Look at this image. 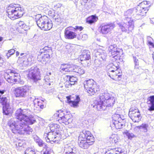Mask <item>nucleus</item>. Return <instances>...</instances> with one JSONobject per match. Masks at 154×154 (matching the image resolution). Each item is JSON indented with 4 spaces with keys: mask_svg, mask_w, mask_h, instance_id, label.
Wrapping results in <instances>:
<instances>
[{
    "mask_svg": "<svg viewBox=\"0 0 154 154\" xmlns=\"http://www.w3.org/2000/svg\"><path fill=\"white\" fill-rule=\"evenodd\" d=\"M148 43L149 45L151 46L152 47L154 48V44L151 41H149Z\"/></svg>",
    "mask_w": 154,
    "mask_h": 154,
    "instance_id": "58",
    "label": "nucleus"
},
{
    "mask_svg": "<svg viewBox=\"0 0 154 154\" xmlns=\"http://www.w3.org/2000/svg\"><path fill=\"white\" fill-rule=\"evenodd\" d=\"M48 14L53 18L55 16L54 11L53 10L49 11L48 12Z\"/></svg>",
    "mask_w": 154,
    "mask_h": 154,
    "instance_id": "46",
    "label": "nucleus"
},
{
    "mask_svg": "<svg viewBox=\"0 0 154 154\" xmlns=\"http://www.w3.org/2000/svg\"><path fill=\"white\" fill-rule=\"evenodd\" d=\"M35 21L38 26L41 29L45 23L48 22L49 20L46 16H42L40 14H37L35 16Z\"/></svg>",
    "mask_w": 154,
    "mask_h": 154,
    "instance_id": "17",
    "label": "nucleus"
},
{
    "mask_svg": "<svg viewBox=\"0 0 154 154\" xmlns=\"http://www.w3.org/2000/svg\"><path fill=\"white\" fill-rule=\"evenodd\" d=\"M125 134L128 137V139H130L136 137V136L132 133H130L128 131L125 132Z\"/></svg>",
    "mask_w": 154,
    "mask_h": 154,
    "instance_id": "41",
    "label": "nucleus"
},
{
    "mask_svg": "<svg viewBox=\"0 0 154 154\" xmlns=\"http://www.w3.org/2000/svg\"><path fill=\"white\" fill-rule=\"evenodd\" d=\"M4 61L3 60L0 59V66H2L3 64Z\"/></svg>",
    "mask_w": 154,
    "mask_h": 154,
    "instance_id": "61",
    "label": "nucleus"
},
{
    "mask_svg": "<svg viewBox=\"0 0 154 154\" xmlns=\"http://www.w3.org/2000/svg\"><path fill=\"white\" fill-rule=\"evenodd\" d=\"M132 16L134 17L135 16L133 14V11L132 9H129L124 12V15L122 17V21L127 22H132L133 23H134V22L133 20H131Z\"/></svg>",
    "mask_w": 154,
    "mask_h": 154,
    "instance_id": "18",
    "label": "nucleus"
},
{
    "mask_svg": "<svg viewBox=\"0 0 154 154\" xmlns=\"http://www.w3.org/2000/svg\"><path fill=\"white\" fill-rule=\"evenodd\" d=\"M49 127L51 130L50 132L55 133L59 131L60 126L56 124L52 123L49 125Z\"/></svg>",
    "mask_w": 154,
    "mask_h": 154,
    "instance_id": "29",
    "label": "nucleus"
},
{
    "mask_svg": "<svg viewBox=\"0 0 154 154\" xmlns=\"http://www.w3.org/2000/svg\"><path fill=\"white\" fill-rule=\"evenodd\" d=\"M0 102L3 105V112L4 115H9L12 112V109L11 107L9 101L7 98L3 96H0Z\"/></svg>",
    "mask_w": 154,
    "mask_h": 154,
    "instance_id": "10",
    "label": "nucleus"
},
{
    "mask_svg": "<svg viewBox=\"0 0 154 154\" xmlns=\"http://www.w3.org/2000/svg\"><path fill=\"white\" fill-rule=\"evenodd\" d=\"M65 35L66 38L68 39H72L76 38V34L74 32L72 31L68 27L65 30Z\"/></svg>",
    "mask_w": 154,
    "mask_h": 154,
    "instance_id": "26",
    "label": "nucleus"
},
{
    "mask_svg": "<svg viewBox=\"0 0 154 154\" xmlns=\"http://www.w3.org/2000/svg\"><path fill=\"white\" fill-rule=\"evenodd\" d=\"M112 118L114 122L112 121V123L116 129H119L123 128L124 122H122V121H124V119H122L120 115L115 114Z\"/></svg>",
    "mask_w": 154,
    "mask_h": 154,
    "instance_id": "16",
    "label": "nucleus"
},
{
    "mask_svg": "<svg viewBox=\"0 0 154 154\" xmlns=\"http://www.w3.org/2000/svg\"><path fill=\"white\" fill-rule=\"evenodd\" d=\"M8 17L11 18L17 19L21 17L23 12L20 5L11 4L7 8Z\"/></svg>",
    "mask_w": 154,
    "mask_h": 154,
    "instance_id": "3",
    "label": "nucleus"
},
{
    "mask_svg": "<svg viewBox=\"0 0 154 154\" xmlns=\"http://www.w3.org/2000/svg\"><path fill=\"white\" fill-rule=\"evenodd\" d=\"M25 154H35V152L31 149L29 148L25 150Z\"/></svg>",
    "mask_w": 154,
    "mask_h": 154,
    "instance_id": "45",
    "label": "nucleus"
},
{
    "mask_svg": "<svg viewBox=\"0 0 154 154\" xmlns=\"http://www.w3.org/2000/svg\"><path fill=\"white\" fill-rule=\"evenodd\" d=\"M74 28L75 30H79L80 31H81L83 29V28L81 26H76Z\"/></svg>",
    "mask_w": 154,
    "mask_h": 154,
    "instance_id": "53",
    "label": "nucleus"
},
{
    "mask_svg": "<svg viewBox=\"0 0 154 154\" xmlns=\"http://www.w3.org/2000/svg\"><path fill=\"white\" fill-rule=\"evenodd\" d=\"M20 55L23 56L22 57V61L24 66H27L29 64V63L32 62L33 57L31 53L27 52L26 53H21Z\"/></svg>",
    "mask_w": 154,
    "mask_h": 154,
    "instance_id": "19",
    "label": "nucleus"
},
{
    "mask_svg": "<svg viewBox=\"0 0 154 154\" xmlns=\"http://www.w3.org/2000/svg\"><path fill=\"white\" fill-rule=\"evenodd\" d=\"M75 82H70L69 84V86L71 87L72 85H74L75 83Z\"/></svg>",
    "mask_w": 154,
    "mask_h": 154,
    "instance_id": "60",
    "label": "nucleus"
},
{
    "mask_svg": "<svg viewBox=\"0 0 154 154\" xmlns=\"http://www.w3.org/2000/svg\"><path fill=\"white\" fill-rule=\"evenodd\" d=\"M51 47L48 46H45L42 49H41L38 53V61L43 63H46V62L50 58V55L47 53H51Z\"/></svg>",
    "mask_w": 154,
    "mask_h": 154,
    "instance_id": "7",
    "label": "nucleus"
},
{
    "mask_svg": "<svg viewBox=\"0 0 154 154\" xmlns=\"http://www.w3.org/2000/svg\"><path fill=\"white\" fill-rule=\"evenodd\" d=\"M80 136L83 138H84L85 140L86 139V140L92 145L94 142V140L93 135L88 131H85Z\"/></svg>",
    "mask_w": 154,
    "mask_h": 154,
    "instance_id": "20",
    "label": "nucleus"
},
{
    "mask_svg": "<svg viewBox=\"0 0 154 154\" xmlns=\"http://www.w3.org/2000/svg\"><path fill=\"white\" fill-rule=\"evenodd\" d=\"M49 135V132L48 133H45L43 135V138H45V140L48 139V135Z\"/></svg>",
    "mask_w": 154,
    "mask_h": 154,
    "instance_id": "55",
    "label": "nucleus"
},
{
    "mask_svg": "<svg viewBox=\"0 0 154 154\" xmlns=\"http://www.w3.org/2000/svg\"><path fill=\"white\" fill-rule=\"evenodd\" d=\"M60 71L62 73L66 72H74L77 73L78 75L84 74L85 70L82 68L77 66L63 63L60 65Z\"/></svg>",
    "mask_w": 154,
    "mask_h": 154,
    "instance_id": "5",
    "label": "nucleus"
},
{
    "mask_svg": "<svg viewBox=\"0 0 154 154\" xmlns=\"http://www.w3.org/2000/svg\"><path fill=\"white\" fill-rule=\"evenodd\" d=\"M72 148V146H66L65 147L64 152L71 154V152Z\"/></svg>",
    "mask_w": 154,
    "mask_h": 154,
    "instance_id": "39",
    "label": "nucleus"
},
{
    "mask_svg": "<svg viewBox=\"0 0 154 154\" xmlns=\"http://www.w3.org/2000/svg\"><path fill=\"white\" fill-rule=\"evenodd\" d=\"M87 38V35L86 34H84L82 35V39L83 40H86Z\"/></svg>",
    "mask_w": 154,
    "mask_h": 154,
    "instance_id": "56",
    "label": "nucleus"
},
{
    "mask_svg": "<svg viewBox=\"0 0 154 154\" xmlns=\"http://www.w3.org/2000/svg\"><path fill=\"white\" fill-rule=\"evenodd\" d=\"M7 73L14 74V75H15L16 76L20 77L19 74L16 72L15 70H9L8 72H7Z\"/></svg>",
    "mask_w": 154,
    "mask_h": 154,
    "instance_id": "48",
    "label": "nucleus"
},
{
    "mask_svg": "<svg viewBox=\"0 0 154 154\" xmlns=\"http://www.w3.org/2000/svg\"><path fill=\"white\" fill-rule=\"evenodd\" d=\"M54 134L55 137H56V139L57 140V141H58L61 139V135L60 134H62L61 132H60L59 131H57V132H56Z\"/></svg>",
    "mask_w": 154,
    "mask_h": 154,
    "instance_id": "42",
    "label": "nucleus"
},
{
    "mask_svg": "<svg viewBox=\"0 0 154 154\" xmlns=\"http://www.w3.org/2000/svg\"><path fill=\"white\" fill-rule=\"evenodd\" d=\"M119 28L123 32L129 33L130 31L131 32L134 28V23L132 22H129L122 21L117 23Z\"/></svg>",
    "mask_w": 154,
    "mask_h": 154,
    "instance_id": "13",
    "label": "nucleus"
},
{
    "mask_svg": "<svg viewBox=\"0 0 154 154\" xmlns=\"http://www.w3.org/2000/svg\"><path fill=\"white\" fill-rule=\"evenodd\" d=\"M105 154H118L116 152L114 153L113 152H112V150L111 151H108L106 152Z\"/></svg>",
    "mask_w": 154,
    "mask_h": 154,
    "instance_id": "57",
    "label": "nucleus"
},
{
    "mask_svg": "<svg viewBox=\"0 0 154 154\" xmlns=\"http://www.w3.org/2000/svg\"><path fill=\"white\" fill-rule=\"evenodd\" d=\"M18 25V26L20 28L23 29L25 31H26L29 29V26L26 25L23 21H20L19 22Z\"/></svg>",
    "mask_w": 154,
    "mask_h": 154,
    "instance_id": "36",
    "label": "nucleus"
},
{
    "mask_svg": "<svg viewBox=\"0 0 154 154\" xmlns=\"http://www.w3.org/2000/svg\"><path fill=\"white\" fill-rule=\"evenodd\" d=\"M53 79H51L50 77L48 76H45L44 79L45 85H48V86L51 85V84H53Z\"/></svg>",
    "mask_w": 154,
    "mask_h": 154,
    "instance_id": "35",
    "label": "nucleus"
},
{
    "mask_svg": "<svg viewBox=\"0 0 154 154\" xmlns=\"http://www.w3.org/2000/svg\"><path fill=\"white\" fill-rule=\"evenodd\" d=\"M74 45L71 44H67L66 46V48L67 50V51L68 52H71L72 51L74 48Z\"/></svg>",
    "mask_w": 154,
    "mask_h": 154,
    "instance_id": "37",
    "label": "nucleus"
},
{
    "mask_svg": "<svg viewBox=\"0 0 154 154\" xmlns=\"http://www.w3.org/2000/svg\"><path fill=\"white\" fill-rule=\"evenodd\" d=\"M110 137L109 140L108 141L110 143L111 145L113 144L118 142V140H116V138L115 137Z\"/></svg>",
    "mask_w": 154,
    "mask_h": 154,
    "instance_id": "38",
    "label": "nucleus"
},
{
    "mask_svg": "<svg viewBox=\"0 0 154 154\" xmlns=\"http://www.w3.org/2000/svg\"><path fill=\"white\" fill-rule=\"evenodd\" d=\"M43 100H38V99H35L33 101L34 105L36 107L37 106H39L41 109H43L45 107V106L43 104Z\"/></svg>",
    "mask_w": 154,
    "mask_h": 154,
    "instance_id": "32",
    "label": "nucleus"
},
{
    "mask_svg": "<svg viewBox=\"0 0 154 154\" xmlns=\"http://www.w3.org/2000/svg\"><path fill=\"white\" fill-rule=\"evenodd\" d=\"M38 70L36 66L31 67L29 71L28 77L34 81H36L40 79Z\"/></svg>",
    "mask_w": 154,
    "mask_h": 154,
    "instance_id": "15",
    "label": "nucleus"
},
{
    "mask_svg": "<svg viewBox=\"0 0 154 154\" xmlns=\"http://www.w3.org/2000/svg\"><path fill=\"white\" fill-rule=\"evenodd\" d=\"M146 103L148 107V110L154 111V95L150 96L147 98Z\"/></svg>",
    "mask_w": 154,
    "mask_h": 154,
    "instance_id": "25",
    "label": "nucleus"
},
{
    "mask_svg": "<svg viewBox=\"0 0 154 154\" xmlns=\"http://www.w3.org/2000/svg\"><path fill=\"white\" fill-rule=\"evenodd\" d=\"M148 125L146 124H142L140 126H136L134 129H137L140 130V131L146 132L148 131L147 128Z\"/></svg>",
    "mask_w": 154,
    "mask_h": 154,
    "instance_id": "28",
    "label": "nucleus"
},
{
    "mask_svg": "<svg viewBox=\"0 0 154 154\" xmlns=\"http://www.w3.org/2000/svg\"><path fill=\"white\" fill-rule=\"evenodd\" d=\"M115 27V25L114 23H103L100 25L99 27L100 32L104 35L110 34Z\"/></svg>",
    "mask_w": 154,
    "mask_h": 154,
    "instance_id": "11",
    "label": "nucleus"
},
{
    "mask_svg": "<svg viewBox=\"0 0 154 154\" xmlns=\"http://www.w3.org/2000/svg\"><path fill=\"white\" fill-rule=\"evenodd\" d=\"M29 87L24 86L17 87L14 89V94L16 97H25L29 91Z\"/></svg>",
    "mask_w": 154,
    "mask_h": 154,
    "instance_id": "9",
    "label": "nucleus"
},
{
    "mask_svg": "<svg viewBox=\"0 0 154 154\" xmlns=\"http://www.w3.org/2000/svg\"><path fill=\"white\" fill-rule=\"evenodd\" d=\"M151 5L149 1H144L139 4L135 9L136 14V15L134 17L135 18L136 20L140 19L146 13Z\"/></svg>",
    "mask_w": 154,
    "mask_h": 154,
    "instance_id": "4",
    "label": "nucleus"
},
{
    "mask_svg": "<svg viewBox=\"0 0 154 154\" xmlns=\"http://www.w3.org/2000/svg\"><path fill=\"white\" fill-rule=\"evenodd\" d=\"M67 102L71 106L74 108H77L79 106V104L80 100V98L79 96H76L74 100H71V96H67L66 97Z\"/></svg>",
    "mask_w": 154,
    "mask_h": 154,
    "instance_id": "22",
    "label": "nucleus"
},
{
    "mask_svg": "<svg viewBox=\"0 0 154 154\" xmlns=\"http://www.w3.org/2000/svg\"><path fill=\"white\" fill-rule=\"evenodd\" d=\"M108 51L109 56H113V57L118 55L121 52V50L118 48L115 44L110 45Z\"/></svg>",
    "mask_w": 154,
    "mask_h": 154,
    "instance_id": "21",
    "label": "nucleus"
},
{
    "mask_svg": "<svg viewBox=\"0 0 154 154\" xmlns=\"http://www.w3.org/2000/svg\"><path fill=\"white\" fill-rule=\"evenodd\" d=\"M115 102V99L109 94L104 92L100 94L99 99L95 101L91 105V107L98 110H104L108 107L113 106Z\"/></svg>",
    "mask_w": 154,
    "mask_h": 154,
    "instance_id": "2",
    "label": "nucleus"
},
{
    "mask_svg": "<svg viewBox=\"0 0 154 154\" xmlns=\"http://www.w3.org/2000/svg\"><path fill=\"white\" fill-rule=\"evenodd\" d=\"M114 75H115L116 76H117V78L118 79V80H120V79L122 77V75L120 74V72L118 71L117 72V73H115Z\"/></svg>",
    "mask_w": 154,
    "mask_h": 154,
    "instance_id": "51",
    "label": "nucleus"
},
{
    "mask_svg": "<svg viewBox=\"0 0 154 154\" xmlns=\"http://www.w3.org/2000/svg\"><path fill=\"white\" fill-rule=\"evenodd\" d=\"M57 17L55 16L53 18L55 20V22H56L57 24L59 25L61 22V18L58 16H57Z\"/></svg>",
    "mask_w": 154,
    "mask_h": 154,
    "instance_id": "47",
    "label": "nucleus"
},
{
    "mask_svg": "<svg viewBox=\"0 0 154 154\" xmlns=\"http://www.w3.org/2000/svg\"><path fill=\"white\" fill-rule=\"evenodd\" d=\"M5 90H1L0 89V94H3L5 92Z\"/></svg>",
    "mask_w": 154,
    "mask_h": 154,
    "instance_id": "63",
    "label": "nucleus"
},
{
    "mask_svg": "<svg viewBox=\"0 0 154 154\" xmlns=\"http://www.w3.org/2000/svg\"><path fill=\"white\" fill-rule=\"evenodd\" d=\"M151 23L154 24V18H152L150 21Z\"/></svg>",
    "mask_w": 154,
    "mask_h": 154,
    "instance_id": "64",
    "label": "nucleus"
},
{
    "mask_svg": "<svg viewBox=\"0 0 154 154\" xmlns=\"http://www.w3.org/2000/svg\"><path fill=\"white\" fill-rule=\"evenodd\" d=\"M68 118H67L66 120H65V121L63 122V123H64L65 124H68L71 123L72 122V119L71 118V116L69 114H68Z\"/></svg>",
    "mask_w": 154,
    "mask_h": 154,
    "instance_id": "40",
    "label": "nucleus"
},
{
    "mask_svg": "<svg viewBox=\"0 0 154 154\" xmlns=\"http://www.w3.org/2000/svg\"><path fill=\"white\" fill-rule=\"evenodd\" d=\"M23 144V142L20 141L16 144V146L17 148L18 147H22Z\"/></svg>",
    "mask_w": 154,
    "mask_h": 154,
    "instance_id": "52",
    "label": "nucleus"
},
{
    "mask_svg": "<svg viewBox=\"0 0 154 154\" xmlns=\"http://www.w3.org/2000/svg\"><path fill=\"white\" fill-rule=\"evenodd\" d=\"M78 143L80 147L84 149H87L89 146L92 145L84 138H83L81 136L79 137Z\"/></svg>",
    "mask_w": 154,
    "mask_h": 154,
    "instance_id": "24",
    "label": "nucleus"
},
{
    "mask_svg": "<svg viewBox=\"0 0 154 154\" xmlns=\"http://www.w3.org/2000/svg\"><path fill=\"white\" fill-rule=\"evenodd\" d=\"M15 50L14 49H11L8 51L11 55H13L15 52Z\"/></svg>",
    "mask_w": 154,
    "mask_h": 154,
    "instance_id": "54",
    "label": "nucleus"
},
{
    "mask_svg": "<svg viewBox=\"0 0 154 154\" xmlns=\"http://www.w3.org/2000/svg\"><path fill=\"white\" fill-rule=\"evenodd\" d=\"M84 86L85 91L91 96L99 91L96 82L92 79H89L84 82Z\"/></svg>",
    "mask_w": 154,
    "mask_h": 154,
    "instance_id": "6",
    "label": "nucleus"
},
{
    "mask_svg": "<svg viewBox=\"0 0 154 154\" xmlns=\"http://www.w3.org/2000/svg\"><path fill=\"white\" fill-rule=\"evenodd\" d=\"M76 80L77 78L76 77L73 76L71 77L69 76V82H77Z\"/></svg>",
    "mask_w": 154,
    "mask_h": 154,
    "instance_id": "49",
    "label": "nucleus"
},
{
    "mask_svg": "<svg viewBox=\"0 0 154 154\" xmlns=\"http://www.w3.org/2000/svg\"><path fill=\"white\" fill-rule=\"evenodd\" d=\"M6 80L10 83H20L21 85L23 84V82L20 81V77L14 75V74L5 72L4 75Z\"/></svg>",
    "mask_w": 154,
    "mask_h": 154,
    "instance_id": "14",
    "label": "nucleus"
},
{
    "mask_svg": "<svg viewBox=\"0 0 154 154\" xmlns=\"http://www.w3.org/2000/svg\"><path fill=\"white\" fill-rule=\"evenodd\" d=\"M58 114H57V119L59 123H63L65 120L67 119L68 117V112H66L65 111H63L62 110H58L57 111Z\"/></svg>",
    "mask_w": 154,
    "mask_h": 154,
    "instance_id": "23",
    "label": "nucleus"
},
{
    "mask_svg": "<svg viewBox=\"0 0 154 154\" xmlns=\"http://www.w3.org/2000/svg\"><path fill=\"white\" fill-rule=\"evenodd\" d=\"M133 57L134 64L135 65V67L138 68V66L139 65V62L138 59L137 58V57L136 56H133Z\"/></svg>",
    "mask_w": 154,
    "mask_h": 154,
    "instance_id": "43",
    "label": "nucleus"
},
{
    "mask_svg": "<svg viewBox=\"0 0 154 154\" xmlns=\"http://www.w3.org/2000/svg\"><path fill=\"white\" fill-rule=\"evenodd\" d=\"M53 26V24L52 21L49 20L48 22L45 23L44 26L42 27L41 29L44 30H50Z\"/></svg>",
    "mask_w": 154,
    "mask_h": 154,
    "instance_id": "31",
    "label": "nucleus"
},
{
    "mask_svg": "<svg viewBox=\"0 0 154 154\" xmlns=\"http://www.w3.org/2000/svg\"><path fill=\"white\" fill-rule=\"evenodd\" d=\"M94 56L96 58L94 61L96 66L101 67L102 63H104L106 60L107 56L106 54L97 51L95 52Z\"/></svg>",
    "mask_w": 154,
    "mask_h": 154,
    "instance_id": "8",
    "label": "nucleus"
},
{
    "mask_svg": "<svg viewBox=\"0 0 154 154\" xmlns=\"http://www.w3.org/2000/svg\"><path fill=\"white\" fill-rule=\"evenodd\" d=\"M31 113L29 109H18L15 113L17 119L14 120L11 119L8 121V125L12 132L15 134H30L32 133V129L29 126L35 122L32 117L29 116Z\"/></svg>",
    "mask_w": 154,
    "mask_h": 154,
    "instance_id": "1",
    "label": "nucleus"
},
{
    "mask_svg": "<svg viewBox=\"0 0 154 154\" xmlns=\"http://www.w3.org/2000/svg\"><path fill=\"white\" fill-rule=\"evenodd\" d=\"M90 53L88 50H86L82 53L80 56V59L81 61L89 60L90 59Z\"/></svg>",
    "mask_w": 154,
    "mask_h": 154,
    "instance_id": "27",
    "label": "nucleus"
},
{
    "mask_svg": "<svg viewBox=\"0 0 154 154\" xmlns=\"http://www.w3.org/2000/svg\"><path fill=\"white\" fill-rule=\"evenodd\" d=\"M78 150L75 147H72L71 152V154H78Z\"/></svg>",
    "mask_w": 154,
    "mask_h": 154,
    "instance_id": "50",
    "label": "nucleus"
},
{
    "mask_svg": "<svg viewBox=\"0 0 154 154\" xmlns=\"http://www.w3.org/2000/svg\"><path fill=\"white\" fill-rule=\"evenodd\" d=\"M85 3H87L88 2H90L92 0H82Z\"/></svg>",
    "mask_w": 154,
    "mask_h": 154,
    "instance_id": "62",
    "label": "nucleus"
},
{
    "mask_svg": "<svg viewBox=\"0 0 154 154\" xmlns=\"http://www.w3.org/2000/svg\"><path fill=\"white\" fill-rule=\"evenodd\" d=\"M6 56H7V58L8 59L11 56V55H10V54L8 52L7 53H6Z\"/></svg>",
    "mask_w": 154,
    "mask_h": 154,
    "instance_id": "59",
    "label": "nucleus"
},
{
    "mask_svg": "<svg viewBox=\"0 0 154 154\" xmlns=\"http://www.w3.org/2000/svg\"><path fill=\"white\" fill-rule=\"evenodd\" d=\"M48 137V140H46V142H49L50 141H53L54 142L57 141V140L56 139V137H55L54 133L49 132Z\"/></svg>",
    "mask_w": 154,
    "mask_h": 154,
    "instance_id": "34",
    "label": "nucleus"
},
{
    "mask_svg": "<svg viewBox=\"0 0 154 154\" xmlns=\"http://www.w3.org/2000/svg\"><path fill=\"white\" fill-rule=\"evenodd\" d=\"M33 138L35 141L40 147H42L45 144V142L37 135L33 136Z\"/></svg>",
    "mask_w": 154,
    "mask_h": 154,
    "instance_id": "30",
    "label": "nucleus"
},
{
    "mask_svg": "<svg viewBox=\"0 0 154 154\" xmlns=\"http://www.w3.org/2000/svg\"><path fill=\"white\" fill-rule=\"evenodd\" d=\"M98 18L95 16L92 15L87 18L86 19L87 22L91 24L97 21Z\"/></svg>",
    "mask_w": 154,
    "mask_h": 154,
    "instance_id": "33",
    "label": "nucleus"
},
{
    "mask_svg": "<svg viewBox=\"0 0 154 154\" xmlns=\"http://www.w3.org/2000/svg\"><path fill=\"white\" fill-rule=\"evenodd\" d=\"M128 116L134 122H138L141 118L139 111L137 108H135L130 109Z\"/></svg>",
    "mask_w": 154,
    "mask_h": 154,
    "instance_id": "12",
    "label": "nucleus"
},
{
    "mask_svg": "<svg viewBox=\"0 0 154 154\" xmlns=\"http://www.w3.org/2000/svg\"><path fill=\"white\" fill-rule=\"evenodd\" d=\"M112 68L113 69H114L110 71V72H115V73H117V72H118L117 70L119 68V66L118 64H117V66H116L114 65H112Z\"/></svg>",
    "mask_w": 154,
    "mask_h": 154,
    "instance_id": "44",
    "label": "nucleus"
}]
</instances>
